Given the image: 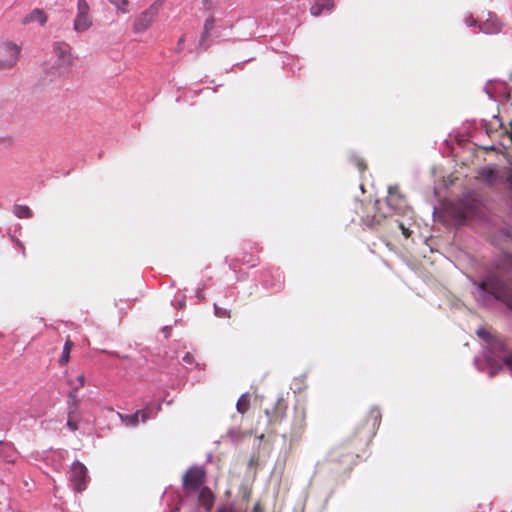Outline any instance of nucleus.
<instances>
[{"instance_id":"1a4fd4ad","label":"nucleus","mask_w":512,"mask_h":512,"mask_svg":"<svg viewBox=\"0 0 512 512\" xmlns=\"http://www.w3.org/2000/svg\"><path fill=\"white\" fill-rule=\"evenodd\" d=\"M53 53L57 58L59 67H71L74 64V55L71 46L65 41H56L53 43Z\"/></svg>"},{"instance_id":"f8f14e48","label":"nucleus","mask_w":512,"mask_h":512,"mask_svg":"<svg viewBox=\"0 0 512 512\" xmlns=\"http://www.w3.org/2000/svg\"><path fill=\"white\" fill-rule=\"evenodd\" d=\"M480 31L485 34H496L501 31L502 23L495 14H488V18L479 24Z\"/></svg>"},{"instance_id":"6e6552de","label":"nucleus","mask_w":512,"mask_h":512,"mask_svg":"<svg viewBox=\"0 0 512 512\" xmlns=\"http://www.w3.org/2000/svg\"><path fill=\"white\" fill-rule=\"evenodd\" d=\"M206 473L202 467L194 466L189 468L183 476V487L197 491L204 484Z\"/></svg>"},{"instance_id":"393cba45","label":"nucleus","mask_w":512,"mask_h":512,"mask_svg":"<svg viewBox=\"0 0 512 512\" xmlns=\"http://www.w3.org/2000/svg\"><path fill=\"white\" fill-rule=\"evenodd\" d=\"M243 264H250L251 266H255L258 262V257H255L252 254L243 253V257L240 259Z\"/></svg>"},{"instance_id":"c85d7f7f","label":"nucleus","mask_w":512,"mask_h":512,"mask_svg":"<svg viewBox=\"0 0 512 512\" xmlns=\"http://www.w3.org/2000/svg\"><path fill=\"white\" fill-rule=\"evenodd\" d=\"M139 411H140L139 417H141L142 422H144V423L147 422L151 417L149 406H147L145 409L139 410Z\"/></svg>"},{"instance_id":"20e7f679","label":"nucleus","mask_w":512,"mask_h":512,"mask_svg":"<svg viewBox=\"0 0 512 512\" xmlns=\"http://www.w3.org/2000/svg\"><path fill=\"white\" fill-rule=\"evenodd\" d=\"M21 46L12 42L4 41L0 44V71L13 69L20 58Z\"/></svg>"},{"instance_id":"5701e85b","label":"nucleus","mask_w":512,"mask_h":512,"mask_svg":"<svg viewBox=\"0 0 512 512\" xmlns=\"http://www.w3.org/2000/svg\"><path fill=\"white\" fill-rule=\"evenodd\" d=\"M79 405L80 403H67V416L68 417H79Z\"/></svg>"},{"instance_id":"7c9ffc66","label":"nucleus","mask_w":512,"mask_h":512,"mask_svg":"<svg viewBox=\"0 0 512 512\" xmlns=\"http://www.w3.org/2000/svg\"><path fill=\"white\" fill-rule=\"evenodd\" d=\"M215 314L217 317H230V312L226 309L220 308L215 305Z\"/></svg>"},{"instance_id":"ea45409f","label":"nucleus","mask_w":512,"mask_h":512,"mask_svg":"<svg viewBox=\"0 0 512 512\" xmlns=\"http://www.w3.org/2000/svg\"><path fill=\"white\" fill-rule=\"evenodd\" d=\"M507 98L512 99V86L507 90Z\"/></svg>"},{"instance_id":"72a5a7b5","label":"nucleus","mask_w":512,"mask_h":512,"mask_svg":"<svg viewBox=\"0 0 512 512\" xmlns=\"http://www.w3.org/2000/svg\"><path fill=\"white\" fill-rule=\"evenodd\" d=\"M465 23L468 26H476L477 25V20H475L472 16H468V17L465 18Z\"/></svg>"},{"instance_id":"4c0bfd02","label":"nucleus","mask_w":512,"mask_h":512,"mask_svg":"<svg viewBox=\"0 0 512 512\" xmlns=\"http://www.w3.org/2000/svg\"><path fill=\"white\" fill-rule=\"evenodd\" d=\"M184 41H185V38H184V36H182V37L179 39L178 43H177V49H178V50H181V49H182L183 44H184Z\"/></svg>"},{"instance_id":"a211bd4d","label":"nucleus","mask_w":512,"mask_h":512,"mask_svg":"<svg viewBox=\"0 0 512 512\" xmlns=\"http://www.w3.org/2000/svg\"><path fill=\"white\" fill-rule=\"evenodd\" d=\"M249 405H250L249 396L247 394H243L240 396V398L237 401V404H236L237 411L240 414H244L248 410Z\"/></svg>"},{"instance_id":"7ed1b4c3","label":"nucleus","mask_w":512,"mask_h":512,"mask_svg":"<svg viewBox=\"0 0 512 512\" xmlns=\"http://www.w3.org/2000/svg\"><path fill=\"white\" fill-rule=\"evenodd\" d=\"M362 221L371 229H384L385 227H389L391 231L400 229L405 238H409L411 235L409 228L405 227V225L399 220L394 219L393 216H388L386 214L367 215L362 219Z\"/></svg>"},{"instance_id":"9d476101","label":"nucleus","mask_w":512,"mask_h":512,"mask_svg":"<svg viewBox=\"0 0 512 512\" xmlns=\"http://www.w3.org/2000/svg\"><path fill=\"white\" fill-rule=\"evenodd\" d=\"M87 468L79 461H75L70 470V481L77 492H82L87 487L88 475Z\"/></svg>"},{"instance_id":"473e14b6","label":"nucleus","mask_w":512,"mask_h":512,"mask_svg":"<svg viewBox=\"0 0 512 512\" xmlns=\"http://www.w3.org/2000/svg\"><path fill=\"white\" fill-rule=\"evenodd\" d=\"M202 4L207 11H213V0H202Z\"/></svg>"},{"instance_id":"4be33fe9","label":"nucleus","mask_w":512,"mask_h":512,"mask_svg":"<svg viewBox=\"0 0 512 512\" xmlns=\"http://www.w3.org/2000/svg\"><path fill=\"white\" fill-rule=\"evenodd\" d=\"M200 499L205 505H211L213 500V495L209 488H203L200 492Z\"/></svg>"},{"instance_id":"cd10ccee","label":"nucleus","mask_w":512,"mask_h":512,"mask_svg":"<svg viewBox=\"0 0 512 512\" xmlns=\"http://www.w3.org/2000/svg\"><path fill=\"white\" fill-rule=\"evenodd\" d=\"M214 25H215V19H214V17L211 15L210 17H208V18L205 20L203 30H204V31H207V32H211V31L213 30V28H214Z\"/></svg>"},{"instance_id":"bb28decb","label":"nucleus","mask_w":512,"mask_h":512,"mask_svg":"<svg viewBox=\"0 0 512 512\" xmlns=\"http://www.w3.org/2000/svg\"><path fill=\"white\" fill-rule=\"evenodd\" d=\"M78 421L79 417H68L66 425L71 431H76L78 429Z\"/></svg>"},{"instance_id":"dca6fc26","label":"nucleus","mask_w":512,"mask_h":512,"mask_svg":"<svg viewBox=\"0 0 512 512\" xmlns=\"http://www.w3.org/2000/svg\"><path fill=\"white\" fill-rule=\"evenodd\" d=\"M478 335L480 337H483V338H486V339L490 340L491 349L499 350V351H504L505 350L504 342L501 341V340H498V339H495V338L491 337L487 332L479 330L478 331Z\"/></svg>"},{"instance_id":"6ab92c4d","label":"nucleus","mask_w":512,"mask_h":512,"mask_svg":"<svg viewBox=\"0 0 512 512\" xmlns=\"http://www.w3.org/2000/svg\"><path fill=\"white\" fill-rule=\"evenodd\" d=\"M139 415H140V411H136L132 415L120 414L119 416L123 422H126L127 424L135 427L139 424Z\"/></svg>"},{"instance_id":"58836bf2","label":"nucleus","mask_w":512,"mask_h":512,"mask_svg":"<svg viewBox=\"0 0 512 512\" xmlns=\"http://www.w3.org/2000/svg\"><path fill=\"white\" fill-rule=\"evenodd\" d=\"M257 461L258 459L255 458V457H251L250 460H249V465L250 466H253V465H256L257 464Z\"/></svg>"},{"instance_id":"a19ab883","label":"nucleus","mask_w":512,"mask_h":512,"mask_svg":"<svg viewBox=\"0 0 512 512\" xmlns=\"http://www.w3.org/2000/svg\"><path fill=\"white\" fill-rule=\"evenodd\" d=\"M161 408H162L161 404H158V405H157V410H158V411H160V410H161Z\"/></svg>"},{"instance_id":"423d86ee","label":"nucleus","mask_w":512,"mask_h":512,"mask_svg":"<svg viewBox=\"0 0 512 512\" xmlns=\"http://www.w3.org/2000/svg\"><path fill=\"white\" fill-rule=\"evenodd\" d=\"M388 207L397 215H406L410 212L406 198L401 194L398 186H390L386 198Z\"/></svg>"},{"instance_id":"79ce46f5","label":"nucleus","mask_w":512,"mask_h":512,"mask_svg":"<svg viewBox=\"0 0 512 512\" xmlns=\"http://www.w3.org/2000/svg\"><path fill=\"white\" fill-rule=\"evenodd\" d=\"M301 413H302L301 417L304 418L305 412L302 411Z\"/></svg>"},{"instance_id":"c756f323","label":"nucleus","mask_w":512,"mask_h":512,"mask_svg":"<svg viewBox=\"0 0 512 512\" xmlns=\"http://www.w3.org/2000/svg\"><path fill=\"white\" fill-rule=\"evenodd\" d=\"M7 447L11 448L12 444L5 441H0V458H7V454L5 452V448Z\"/></svg>"},{"instance_id":"39448f33","label":"nucleus","mask_w":512,"mask_h":512,"mask_svg":"<svg viewBox=\"0 0 512 512\" xmlns=\"http://www.w3.org/2000/svg\"><path fill=\"white\" fill-rule=\"evenodd\" d=\"M163 0H156L144 12H142L133 24V31L135 33H143L155 21L160 8L162 7Z\"/></svg>"},{"instance_id":"b1692460","label":"nucleus","mask_w":512,"mask_h":512,"mask_svg":"<svg viewBox=\"0 0 512 512\" xmlns=\"http://www.w3.org/2000/svg\"><path fill=\"white\" fill-rule=\"evenodd\" d=\"M85 382H86V379H85V375L84 374H80L76 378V381H72V380L68 381V383H69V385L71 387L77 388L79 390L85 386Z\"/></svg>"},{"instance_id":"e433bc0d","label":"nucleus","mask_w":512,"mask_h":512,"mask_svg":"<svg viewBox=\"0 0 512 512\" xmlns=\"http://www.w3.org/2000/svg\"><path fill=\"white\" fill-rule=\"evenodd\" d=\"M252 512H264V509L260 502H256Z\"/></svg>"},{"instance_id":"f704fd0d","label":"nucleus","mask_w":512,"mask_h":512,"mask_svg":"<svg viewBox=\"0 0 512 512\" xmlns=\"http://www.w3.org/2000/svg\"><path fill=\"white\" fill-rule=\"evenodd\" d=\"M183 362H185L187 364H192L194 362L193 355L190 353H186L185 356L183 357Z\"/></svg>"},{"instance_id":"f257e3e1","label":"nucleus","mask_w":512,"mask_h":512,"mask_svg":"<svg viewBox=\"0 0 512 512\" xmlns=\"http://www.w3.org/2000/svg\"><path fill=\"white\" fill-rule=\"evenodd\" d=\"M382 419L378 408H371L357 423L352 435L332 452V459L339 463L354 464L360 453L371 443Z\"/></svg>"},{"instance_id":"0eeeda50","label":"nucleus","mask_w":512,"mask_h":512,"mask_svg":"<svg viewBox=\"0 0 512 512\" xmlns=\"http://www.w3.org/2000/svg\"><path fill=\"white\" fill-rule=\"evenodd\" d=\"M90 6L86 0L77 1V15L74 19V30L78 33L88 30L92 26Z\"/></svg>"},{"instance_id":"f3484780","label":"nucleus","mask_w":512,"mask_h":512,"mask_svg":"<svg viewBox=\"0 0 512 512\" xmlns=\"http://www.w3.org/2000/svg\"><path fill=\"white\" fill-rule=\"evenodd\" d=\"M13 213L18 218H31L33 215L28 206L19 204L13 206Z\"/></svg>"},{"instance_id":"ddd939ff","label":"nucleus","mask_w":512,"mask_h":512,"mask_svg":"<svg viewBox=\"0 0 512 512\" xmlns=\"http://www.w3.org/2000/svg\"><path fill=\"white\" fill-rule=\"evenodd\" d=\"M334 6V0H316L310 8V13L314 17H318L324 11H331Z\"/></svg>"},{"instance_id":"412c9836","label":"nucleus","mask_w":512,"mask_h":512,"mask_svg":"<svg viewBox=\"0 0 512 512\" xmlns=\"http://www.w3.org/2000/svg\"><path fill=\"white\" fill-rule=\"evenodd\" d=\"M116 8L122 13L129 12V2L128 0H109Z\"/></svg>"},{"instance_id":"9b49d317","label":"nucleus","mask_w":512,"mask_h":512,"mask_svg":"<svg viewBox=\"0 0 512 512\" xmlns=\"http://www.w3.org/2000/svg\"><path fill=\"white\" fill-rule=\"evenodd\" d=\"M287 408V401L283 397H279L271 409L265 410V414L269 418V423H279L285 417Z\"/></svg>"},{"instance_id":"2f4dec72","label":"nucleus","mask_w":512,"mask_h":512,"mask_svg":"<svg viewBox=\"0 0 512 512\" xmlns=\"http://www.w3.org/2000/svg\"><path fill=\"white\" fill-rule=\"evenodd\" d=\"M209 36H210V32L203 30L201 37H200L199 46H203L205 44V42L208 40Z\"/></svg>"},{"instance_id":"f03ea898","label":"nucleus","mask_w":512,"mask_h":512,"mask_svg":"<svg viewBox=\"0 0 512 512\" xmlns=\"http://www.w3.org/2000/svg\"><path fill=\"white\" fill-rule=\"evenodd\" d=\"M478 286L483 295H492L512 310V285L509 282L496 273H490Z\"/></svg>"},{"instance_id":"4468645a","label":"nucleus","mask_w":512,"mask_h":512,"mask_svg":"<svg viewBox=\"0 0 512 512\" xmlns=\"http://www.w3.org/2000/svg\"><path fill=\"white\" fill-rule=\"evenodd\" d=\"M38 22L40 25H45L47 22V15L41 9H34L31 13H29L23 20L24 24Z\"/></svg>"},{"instance_id":"c9c22d12","label":"nucleus","mask_w":512,"mask_h":512,"mask_svg":"<svg viewBox=\"0 0 512 512\" xmlns=\"http://www.w3.org/2000/svg\"><path fill=\"white\" fill-rule=\"evenodd\" d=\"M503 362L509 369H512V354L505 357Z\"/></svg>"},{"instance_id":"a878e982","label":"nucleus","mask_w":512,"mask_h":512,"mask_svg":"<svg viewBox=\"0 0 512 512\" xmlns=\"http://www.w3.org/2000/svg\"><path fill=\"white\" fill-rule=\"evenodd\" d=\"M79 389L71 387L70 392L68 393L67 403H80V399L77 397V392Z\"/></svg>"},{"instance_id":"aec40b11","label":"nucleus","mask_w":512,"mask_h":512,"mask_svg":"<svg viewBox=\"0 0 512 512\" xmlns=\"http://www.w3.org/2000/svg\"><path fill=\"white\" fill-rule=\"evenodd\" d=\"M351 163L358 169L360 173H363L367 169V164L364 159L358 156H352Z\"/></svg>"},{"instance_id":"2eb2a0df","label":"nucleus","mask_w":512,"mask_h":512,"mask_svg":"<svg viewBox=\"0 0 512 512\" xmlns=\"http://www.w3.org/2000/svg\"><path fill=\"white\" fill-rule=\"evenodd\" d=\"M73 346H74V343L71 341V339L69 337H67L64 347H63L62 355L59 358V364L61 366H65L70 361V353H71Z\"/></svg>"}]
</instances>
